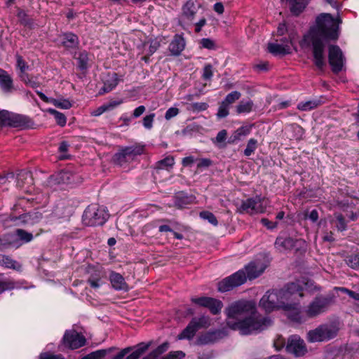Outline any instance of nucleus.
Returning <instances> with one entry per match:
<instances>
[{
    "instance_id": "603ef678",
    "label": "nucleus",
    "mask_w": 359,
    "mask_h": 359,
    "mask_svg": "<svg viewBox=\"0 0 359 359\" xmlns=\"http://www.w3.org/2000/svg\"><path fill=\"white\" fill-rule=\"evenodd\" d=\"M155 114H151L144 117L143 126L145 128L150 130L153 127V122L154 120Z\"/></svg>"
},
{
    "instance_id": "c9c22d12",
    "label": "nucleus",
    "mask_w": 359,
    "mask_h": 359,
    "mask_svg": "<svg viewBox=\"0 0 359 359\" xmlns=\"http://www.w3.org/2000/svg\"><path fill=\"white\" fill-rule=\"evenodd\" d=\"M46 111L54 116L55 119L58 125L64 126L66 124L67 118L62 113H60L55 109L50 108L46 109Z\"/></svg>"
},
{
    "instance_id": "13d9d810",
    "label": "nucleus",
    "mask_w": 359,
    "mask_h": 359,
    "mask_svg": "<svg viewBox=\"0 0 359 359\" xmlns=\"http://www.w3.org/2000/svg\"><path fill=\"white\" fill-rule=\"evenodd\" d=\"M17 65L21 72L20 74H27L25 73V71L28 67L26 65L25 62L23 60L22 57L20 55L17 56Z\"/></svg>"
},
{
    "instance_id": "72a5a7b5",
    "label": "nucleus",
    "mask_w": 359,
    "mask_h": 359,
    "mask_svg": "<svg viewBox=\"0 0 359 359\" xmlns=\"http://www.w3.org/2000/svg\"><path fill=\"white\" fill-rule=\"evenodd\" d=\"M18 186L23 187L25 184H30L32 182V174L29 172H20L17 177Z\"/></svg>"
},
{
    "instance_id": "cd10ccee",
    "label": "nucleus",
    "mask_w": 359,
    "mask_h": 359,
    "mask_svg": "<svg viewBox=\"0 0 359 359\" xmlns=\"http://www.w3.org/2000/svg\"><path fill=\"white\" fill-rule=\"evenodd\" d=\"M0 266L17 271L21 269V265L19 263L12 259L11 257L1 254H0Z\"/></svg>"
},
{
    "instance_id": "0eeeda50",
    "label": "nucleus",
    "mask_w": 359,
    "mask_h": 359,
    "mask_svg": "<svg viewBox=\"0 0 359 359\" xmlns=\"http://www.w3.org/2000/svg\"><path fill=\"white\" fill-rule=\"evenodd\" d=\"M245 270H240L233 275L224 278L218 283V290L225 292L243 284L247 279Z\"/></svg>"
},
{
    "instance_id": "473e14b6",
    "label": "nucleus",
    "mask_w": 359,
    "mask_h": 359,
    "mask_svg": "<svg viewBox=\"0 0 359 359\" xmlns=\"http://www.w3.org/2000/svg\"><path fill=\"white\" fill-rule=\"evenodd\" d=\"M196 332V330H194L189 323L183 331L177 336V339H191L194 337Z\"/></svg>"
},
{
    "instance_id": "e433bc0d",
    "label": "nucleus",
    "mask_w": 359,
    "mask_h": 359,
    "mask_svg": "<svg viewBox=\"0 0 359 359\" xmlns=\"http://www.w3.org/2000/svg\"><path fill=\"white\" fill-rule=\"evenodd\" d=\"M241 96V94L240 92L236 90L232 91L225 97V98L222 102L230 107L236 100H239Z\"/></svg>"
},
{
    "instance_id": "ddd939ff",
    "label": "nucleus",
    "mask_w": 359,
    "mask_h": 359,
    "mask_svg": "<svg viewBox=\"0 0 359 359\" xmlns=\"http://www.w3.org/2000/svg\"><path fill=\"white\" fill-rule=\"evenodd\" d=\"M329 62L334 72L341 70L344 65V57L341 49L337 46L329 48Z\"/></svg>"
},
{
    "instance_id": "5fc2aeb1",
    "label": "nucleus",
    "mask_w": 359,
    "mask_h": 359,
    "mask_svg": "<svg viewBox=\"0 0 359 359\" xmlns=\"http://www.w3.org/2000/svg\"><path fill=\"white\" fill-rule=\"evenodd\" d=\"M69 178V174L68 172H62L59 173L57 176L50 177V182L53 180H55V181H58V182L60 183V180H62V182L67 183V182H69V181H68Z\"/></svg>"
},
{
    "instance_id": "20e7f679",
    "label": "nucleus",
    "mask_w": 359,
    "mask_h": 359,
    "mask_svg": "<svg viewBox=\"0 0 359 359\" xmlns=\"http://www.w3.org/2000/svg\"><path fill=\"white\" fill-rule=\"evenodd\" d=\"M109 217L106 208L92 204L86 209L83 215L85 225L94 226L102 225Z\"/></svg>"
},
{
    "instance_id": "69168bd1",
    "label": "nucleus",
    "mask_w": 359,
    "mask_h": 359,
    "mask_svg": "<svg viewBox=\"0 0 359 359\" xmlns=\"http://www.w3.org/2000/svg\"><path fill=\"white\" fill-rule=\"evenodd\" d=\"M107 111L104 104L90 112L93 116H99Z\"/></svg>"
},
{
    "instance_id": "3c124183",
    "label": "nucleus",
    "mask_w": 359,
    "mask_h": 359,
    "mask_svg": "<svg viewBox=\"0 0 359 359\" xmlns=\"http://www.w3.org/2000/svg\"><path fill=\"white\" fill-rule=\"evenodd\" d=\"M78 60L79 62V67L81 69H84L87 68L88 66V55L86 53L83 52L79 54L78 57Z\"/></svg>"
},
{
    "instance_id": "bb28decb",
    "label": "nucleus",
    "mask_w": 359,
    "mask_h": 359,
    "mask_svg": "<svg viewBox=\"0 0 359 359\" xmlns=\"http://www.w3.org/2000/svg\"><path fill=\"white\" fill-rule=\"evenodd\" d=\"M254 107V103L251 100H242L236 107V111L238 114H248Z\"/></svg>"
},
{
    "instance_id": "1a4fd4ad",
    "label": "nucleus",
    "mask_w": 359,
    "mask_h": 359,
    "mask_svg": "<svg viewBox=\"0 0 359 359\" xmlns=\"http://www.w3.org/2000/svg\"><path fill=\"white\" fill-rule=\"evenodd\" d=\"M330 305V300L326 297H318L315 298L305 310L307 316L313 318L327 311Z\"/></svg>"
},
{
    "instance_id": "dca6fc26",
    "label": "nucleus",
    "mask_w": 359,
    "mask_h": 359,
    "mask_svg": "<svg viewBox=\"0 0 359 359\" xmlns=\"http://www.w3.org/2000/svg\"><path fill=\"white\" fill-rule=\"evenodd\" d=\"M24 123L22 117L20 115L11 114L7 111H0V126L19 127Z\"/></svg>"
},
{
    "instance_id": "4468645a",
    "label": "nucleus",
    "mask_w": 359,
    "mask_h": 359,
    "mask_svg": "<svg viewBox=\"0 0 359 359\" xmlns=\"http://www.w3.org/2000/svg\"><path fill=\"white\" fill-rule=\"evenodd\" d=\"M42 218L41 214L39 212H28L21 215L19 217H12L11 220L18 226H30L38 223Z\"/></svg>"
},
{
    "instance_id": "6ab92c4d",
    "label": "nucleus",
    "mask_w": 359,
    "mask_h": 359,
    "mask_svg": "<svg viewBox=\"0 0 359 359\" xmlns=\"http://www.w3.org/2000/svg\"><path fill=\"white\" fill-rule=\"evenodd\" d=\"M15 236L19 239V241H15V238H12L9 243L17 246L21 245L25 243L30 242L33 239L32 233L25 231L22 229H17Z\"/></svg>"
},
{
    "instance_id": "0e129e2a",
    "label": "nucleus",
    "mask_w": 359,
    "mask_h": 359,
    "mask_svg": "<svg viewBox=\"0 0 359 359\" xmlns=\"http://www.w3.org/2000/svg\"><path fill=\"white\" fill-rule=\"evenodd\" d=\"M348 262L350 266L353 269H357L359 267V256L355 255L350 257Z\"/></svg>"
},
{
    "instance_id": "b1692460",
    "label": "nucleus",
    "mask_w": 359,
    "mask_h": 359,
    "mask_svg": "<svg viewBox=\"0 0 359 359\" xmlns=\"http://www.w3.org/2000/svg\"><path fill=\"white\" fill-rule=\"evenodd\" d=\"M217 332H208L201 334L196 339L197 345H207L214 343L217 339Z\"/></svg>"
},
{
    "instance_id": "c85d7f7f",
    "label": "nucleus",
    "mask_w": 359,
    "mask_h": 359,
    "mask_svg": "<svg viewBox=\"0 0 359 359\" xmlns=\"http://www.w3.org/2000/svg\"><path fill=\"white\" fill-rule=\"evenodd\" d=\"M183 16L189 21H192L196 13L195 4L193 1H187L182 8Z\"/></svg>"
},
{
    "instance_id": "7ed1b4c3",
    "label": "nucleus",
    "mask_w": 359,
    "mask_h": 359,
    "mask_svg": "<svg viewBox=\"0 0 359 359\" xmlns=\"http://www.w3.org/2000/svg\"><path fill=\"white\" fill-rule=\"evenodd\" d=\"M299 287L292 283L277 290L281 309L286 312L289 318L295 322L302 320L299 299L304 294L299 292Z\"/></svg>"
},
{
    "instance_id": "774afa93",
    "label": "nucleus",
    "mask_w": 359,
    "mask_h": 359,
    "mask_svg": "<svg viewBox=\"0 0 359 359\" xmlns=\"http://www.w3.org/2000/svg\"><path fill=\"white\" fill-rule=\"evenodd\" d=\"M146 108L144 106L141 105L137 107L134 111L133 116L134 118H138L140 117L143 113L145 111Z\"/></svg>"
},
{
    "instance_id": "f03ea898",
    "label": "nucleus",
    "mask_w": 359,
    "mask_h": 359,
    "mask_svg": "<svg viewBox=\"0 0 359 359\" xmlns=\"http://www.w3.org/2000/svg\"><path fill=\"white\" fill-rule=\"evenodd\" d=\"M339 20L329 13H322L316 18V26L312 28L311 35L313 56L316 66L322 69L325 65V46L328 40L338 38Z\"/></svg>"
},
{
    "instance_id": "864d4df0",
    "label": "nucleus",
    "mask_w": 359,
    "mask_h": 359,
    "mask_svg": "<svg viewBox=\"0 0 359 359\" xmlns=\"http://www.w3.org/2000/svg\"><path fill=\"white\" fill-rule=\"evenodd\" d=\"M169 348V344L168 342H165L160 346H158L152 353L159 358L160 355L165 352Z\"/></svg>"
},
{
    "instance_id": "bf43d9fd",
    "label": "nucleus",
    "mask_w": 359,
    "mask_h": 359,
    "mask_svg": "<svg viewBox=\"0 0 359 359\" xmlns=\"http://www.w3.org/2000/svg\"><path fill=\"white\" fill-rule=\"evenodd\" d=\"M180 111L178 108L176 107H170L169 108L165 114V118L166 120H170L172 118L176 116L179 114Z\"/></svg>"
},
{
    "instance_id": "9d476101",
    "label": "nucleus",
    "mask_w": 359,
    "mask_h": 359,
    "mask_svg": "<svg viewBox=\"0 0 359 359\" xmlns=\"http://www.w3.org/2000/svg\"><path fill=\"white\" fill-rule=\"evenodd\" d=\"M277 290L268 291L259 301V306L266 312L281 309Z\"/></svg>"
},
{
    "instance_id": "f8f14e48",
    "label": "nucleus",
    "mask_w": 359,
    "mask_h": 359,
    "mask_svg": "<svg viewBox=\"0 0 359 359\" xmlns=\"http://www.w3.org/2000/svg\"><path fill=\"white\" fill-rule=\"evenodd\" d=\"M286 348L288 352L297 357L302 356L307 352L304 341L297 335L292 336L288 339Z\"/></svg>"
},
{
    "instance_id": "423d86ee",
    "label": "nucleus",
    "mask_w": 359,
    "mask_h": 359,
    "mask_svg": "<svg viewBox=\"0 0 359 359\" xmlns=\"http://www.w3.org/2000/svg\"><path fill=\"white\" fill-rule=\"evenodd\" d=\"M337 329L331 325H321L308 332L310 342H320L330 340L337 335Z\"/></svg>"
},
{
    "instance_id": "49530a36",
    "label": "nucleus",
    "mask_w": 359,
    "mask_h": 359,
    "mask_svg": "<svg viewBox=\"0 0 359 359\" xmlns=\"http://www.w3.org/2000/svg\"><path fill=\"white\" fill-rule=\"evenodd\" d=\"M200 44L201 48H207L209 50H215L217 48L215 42L209 38L202 39L200 41Z\"/></svg>"
},
{
    "instance_id": "de8ad7c7",
    "label": "nucleus",
    "mask_w": 359,
    "mask_h": 359,
    "mask_svg": "<svg viewBox=\"0 0 359 359\" xmlns=\"http://www.w3.org/2000/svg\"><path fill=\"white\" fill-rule=\"evenodd\" d=\"M334 217L337 221L336 226L337 229L341 231H345L346 229V224L342 215L336 213Z\"/></svg>"
},
{
    "instance_id": "5701e85b",
    "label": "nucleus",
    "mask_w": 359,
    "mask_h": 359,
    "mask_svg": "<svg viewBox=\"0 0 359 359\" xmlns=\"http://www.w3.org/2000/svg\"><path fill=\"white\" fill-rule=\"evenodd\" d=\"M184 39L180 36H176L169 45L170 52L175 55H180L184 50Z\"/></svg>"
},
{
    "instance_id": "a19ab883",
    "label": "nucleus",
    "mask_w": 359,
    "mask_h": 359,
    "mask_svg": "<svg viewBox=\"0 0 359 359\" xmlns=\"http://www.w3.org/2000/svg\"><path fill=\"white\" fill-rule=\"evenodd\" d=\"M17 16L20 23L25 26L30 27L32 25V20L27 15L25 11L22 10L18 11Z\"/></svg>"
},
{
    "instance_id": "9b49d317",
    "label": "nucleus",
    "mask_w": 359,
    "mask_h": 359,
    "mask_svg": "<svg viewBox=\"0 0 359 359\" xmlns=\"http://www.w3.org/2000/svg\"><path fill=\"white\" fill-rule=\"evenodd\" d=\"M63 342L66 346L72 349H76L85 344L86 339L76 331L69 330L64 335Z\"/></svg>"
},
{
    "instance_id": "6e6d98bb",
    "label": "nucleus",
    "mask_w": 359,
    "mask_h": 359,
    "mask_svg": "<svg viewBox=\"0 0 359 359\" xmlns=\"http://www.w3.org/2000/svg\"><path fill=\"white\" fill-rule=\"evenodd\" d=\"M212 75V66L210 64L205 65L203 68V78L205 80H210Z\"/></svg>"
},
{
    "instance_id": "052dcab7",
    "label": "nucleus",
    "mask_w": 359,
    "mask_h": 359,
    "mask_svg": "<svg viewBox=\"0 0 359 359\" xmlns=\"http://www.w3.org/2000/svg\"><path fill=\"white\" fill-rule=\"evenodd\" d=\"M194 111H201L208 109V104L205 102H195L191 104Z\"/></svg>"
},
{
    "instance_id": "f704fd0d",
    "label": "nucleus",
    "mask_w": 359,
    "mask_h": 359,
    "mask_svg": "<svg viewBox=\"0 0 359 359\" xmlns=\"http://www.w3.org/2000/svg\"><path fill=\"white\" fill-rule=\"evenodd\" d=\"M222 307L223 304L220 300L212 298L207 308L212 314L216 315L221 311Z\"/></svg>"
},
{
    "instance_id": "7c9ffc66",
    "label": "nucleus",
    "mask_w": 359,
    "mask_h": 359,
    "mask_svg": "<svg viewBox=\"0 0 359 359\" xmlns=\"http://www.w3.org/2000/svg\"><path fill=\"white\" fill-rule=\"evenodd\" d=\"M175 163V160L172 156H167L165 158L159 161L156 163L157 170H169L172 168Z\"/></svg>"
},
{
    "instance_id": "2f4dec72",
    "label": "nucleus",
    "mask_w": 359,
    "mask_h": 359,
    "mask_svg": "<svg viewBox=\"0 0 359 359\" xmlns=\"http://www.w3.org/2000/svg\"><path fill=\"white\" fill-rule=\"evenodd\" d=\"M149 347V344H140L126 359H138Z\"/></svg>"
},
{
    "instance_id": "393cba45",
    "label": "nucleus",
    "mask_w": 359,
    "mask_h": 359,
    "mask_svg": "<svg viewBox=\"0 0 359 359\" xmlns=\"http://www.w3.org/2000/svg\"><path fill=\"white\" fill-rule=\"evenodd\" d=\"M252 126H245L238 128L231 135L229 143H235L242 140L243 137L248 135L250 133Z\"/></svg>"
},
{
    "instance_id": "79ce46f5",
    "label": "nucleus",
    "mask_w": 359,
    "mask_h": 359,
    "mask_svg": "<svg viewBox=\"0 0 359 359\" xmlns=\"http://www.w3.org/2000/svg\"><path fill=\"white\" fill-rule=\"evenodd\" d=\"M118 85V79L116 75H114L109 80L104 83L103 90L104 92H109L113 90Z\"/></svg>"
},
{
    "instance_id": "c756f323",
    "label": "nucleus",
    "mask_w": 359,
    "mask_h": 359,
    "mask_svg": "<svg viewBox=\"0 0 359 359\" xmlns=\"http://www.w3.org/2000/svg\"><path fill=\"white\" fill-rule=\"evenodd\" d=\"M78 37L72 33L62 35V44L67 48H74L78 45Z\"/></svg>"
},
{
    "instance_id": "6e6552de",
    "label": "nucleus",
    "mask_w": 359,
    "mask_h": 359,
    "mask_svg": "<svg viewBox=\"0 0 359 359\" xmlns=\"http://www.w3.org/2000/svg\"><path fill=\"white\" fill-rule=\"evenodd\" d=\"M143 152V146L133 145L128 147L115 154L114 161L121 165L126 162L133 161L136 156L141 155Z\"/></svg>"
},
{
    "instance_id": "412c9836",
    "label": "nucleus",
    "mask_w": 359,
    "mask_h": 359,
    "mask_svg": "<svg viewBox=\"0 0 359 359\" xmlns=\"http://www.w3.org/2000/svg\"><path fill=\"white\" fill-rule=\"evenodd\" d=\"M0 88L5 93H10L13 88L12 78L1 69H0Z\"/></svg>"
},
{
    "instance_id": "f3484780",
    "label": "nucleus",
    "mask_w": 359,
    "mask_h": 359,
    "mask_svg": "<svg viewBox=\"0 0 359 359\" xmlns=\"http://www.w3.org/2000/svg\"><path fill=\"white\" fill-rule=\"evenodd\" d=\"M266 268V264L259 260H257L250 262L248 266H246L245 267V271L247 273L248 278L249 279H253L261 275Z\"/></svg>"
},
{
    "instance_id": "a211bd4d",
    "label": "nucleus",
    "mask_w": 359,
    "mask_h": 359,
    "mask_svg": "<svg viewBox=\"0 0 359 359\" xmlns=\"http://www.w3.org/2000/svg\"><path fill=\"white\" fill-rule=\"evenodd\" d=\"M304 243L303 241H294L292 238L290 237H278L276 238L275 242L276 248L280 252H285L293 248L296 243Z\"/></svg>"
},
{
    "instance_id": "a878e982",
    "label": "nucleus",
    "mask_w": 359,
    "mask_h": 359,
    "mask_svg": "<svg viewBox=\"0 0 359 359\" xmlns=\"http://www.w3.org/2000/svg\"><path fill=\"white\" fill-rule=\"evenodd\" d=\"M189 323L196 330V332H197L200 329L209 327L210 325V319L208 316H203L199 318H194Z\"/></svg>"
},
{
    "instance_id": "37998d69",
    "label": "nucleus",
    "mask_w": 359,
    "mask_h": 359,
    "mask_svg": "<svg viewBox=\"0 0 359 359\" xmlns=\"http://www.w3.org/2000/svg\"><path fill=\"white\" fill-rule=\"evenodd\" d=\"M200 217L205 220H208L210 224H213L214 226H217L218 224L217 218L210 212L203 211L200 212Z\"/></svg>"
},
{
    "instance_id": "338daca9",
    "label": "nucleus",
    "mask_w": 359,
    "mask_h": 359,
    "mask_svg": "<svg viewBox=\"0 0 359 359\" xmlns=\"http://www.w3.org/2000/svg\"><path fill=\"white\" fill-rule=\"evenodd\" d=\"M211 165V161L208 158H201L198 160V168H208Z\"/></svg>"
},
{
    "instance_id": "2eb2a0df",
    "label": "nucleus",
    "mask_w": 359,
    "mask_h": 359,
    "mask_svg": "<svg viewBox=\"0 0 359 359\" xmlns=\"http://www.w3.org/2000/svg\"><path fill=\"white\" fill-rule=\"evenodd\" d=\"M292 39L285 43H269L267 49L269 53L275 55H284L290 54L293 48Z\"/></svg>"
},
{
    "instance_id": "4d7b16f0",
    "label": "nucleus",
    "mask_w": 359,
    "mask_h": 359,
    "mask_svg": "<svg viewBox=\"0 0 359 359\" xmlns=\"http://www.w3.org/2000/svg\"><path fill=\"white\" fill-rule=\"evenodd\" d=\"M14 288V283L9 280H0V294L6 290Z\"/></svg>"
},
{
    "instance_id": "a18cd8bd",
    "label": "nucleus",
    "mask_w": 359,
    "mask_h": 359,
    "mask_svg": "<svg viewBox=\"0 0 359 359\" xmlns=\"http://www.w3.org/2000/svg\"><path fill=\"white\" fill-rule=\"evenodd\" d=\"M229 108L230 107L221 102L217 113V118H222L226 117L229 114Z\"/></svg>"
},
{
    "instance_id": "f257e3e1",
    "label": "nucleus",
    "mask_w": 359,
    "mask_h": 359,
    "mask_svg": "<svg viewBox=\"0 0 359 359\" xmlns=\"http://www.w3.org/2000/svg\"><path fill=\"white\" fill-rule=\"evenodd\" d=\"M224 313L227 326L243 335L259 333L272 325L271 318L257 313L256 304L252 301L233 302L225 309Z\"/></svg>"
},
{
    "instance_id": "09e8293b",
    "label": "nucleus",
    "mask_w": 359,
    "mask_h": 359,
    "mask_svg": "<svg viewBox=\"0 0 359 359\" xmlns=\"http://www.w3.org/2000/svg\"><path fill=\"white\" fill-rule=\"evenodd\" d=\"M107 354L106 350H98L95 352H93L88 354L87 356L83 358V359H102Z\"/></svg>"
},
{
    "instance_id": "58836bf2",
    "label": "nucleus",
    "mask_w": 359,
    "mask_h": 359,
    "mask_svg": "<svg viewBox=\"0 0 359 359\" xmlns=\"http://www.w3.org/2000/svg\"><path fill=\"white\" fill-rule=\"evenodd\" d=\"M257 147V140L251 138L248 140L245 149L244 150V154L246 156L252 155Z\"/></svg>"
},
{
    "instance_id": "39448f33",
    "label": "nucleus",
    "mask_w": 359,
    "mask_h": 359,
    "mask_svg": "<svg viewBox=\"0 0 359 359\" xmlns=\"http://www.w3.org/2000/svg\"><path fill=\"white\" fill-rule=\"evenodd\" d=\"M269 202L266 199L256 196L252 198H248L243 201L239 208L241 212H248L250 214H257L265 212Z\"/></svg>"
},
{
    "instance_id": "e2e57ef3",
    "label": "nucleus",
    "mask_w": 359,
    "mask_h": 359,
    "mask_svg": "<svg viewBox=\"0 0 359 359\" xmlns=\"http://www.w3.org/2000/svg\"><path fill=\"white\" fill-rule=\"evenodd\" d=\"M123 103L122 100L110 101L104 104L107 111H111Z\"/></svg>"
},
{
    "instance_id": "4c0bfd02",
    "label": "nucleus",
    "mask_w": 359,
    "mask_h": 359,
    "mask_svg": "<svg viewBox=\"0 0 359 359\" xmlns=\"http://www.w3.org/2000/svg\"><path fill=\"white\" fill-rule=\"evenodd\" d=\"M318 105V102L316 100H309L299 103L297 108L302 111H309L317 107Z\"/></svg>"
},
{
    "instance_id": "aec40b11",
    "label": "nucleus",
    "mask_w": 359,
    "mask_h": 359,
    "mask_svg": "<svg viewBox=\"0 0 359 359\" xmlns=\"http://www.w3.org/2000/svg\"><path fill=\"white\" fill-rule=\"evenodd\" d=\"M112 287L116 290H127L128 286L123 277L118 273L111 272L109 276Z\"/></svg>"
},
{
    "instance_id": "c03bdc74",
    "label": "nucleus",
    "mask_w": 359,
    "mask_h": 359,
    "mask_svg": "<svg viewBox=\"0 0 359 359\" xmlns=\"http://www.w3.org/2000/svg\"><path fill=\"white\" fill-rule=\"evenodd\" d=\"M212 297H192L191 302L198 306L207 308L209 302L211 301Z\"/></svg>"
},
{
    "instance_id": "4be33fe9",
    "label": "nucleus",
    "mask_w": 359,
    "mask_h": 359,
    "mask_svg": "<svg viewBox=\"0 0 359 359\" xmlns=\"http://www.w3.org/2000/svg\"><path fill=\"white\" fill-rule=\"evenodd\" d=\"M293 283L300 286L299 292L302 293H303L302 291L304 290H306L309 292H313L320 290V287H318L313 280H308L306 278L298 280L297 282H294Z\"/></svg>"
},
{
    "instance_id": "680f3d73",
    "label": "nucleus",
    "mask_w": 359,
    "mask_h": 359,
    "mask_svg": "<svg viewBox=\"0 0 359 359\" xmlns=\"http://www.w3.org/2000/svg\"><path fill=\"white\" fill-rule=\"evenodd\" d=\"M226 136H227L226 130H222L217 133L214 142H216V143L224 142L225 141V140L226 139Z\"/></svg>"
},
{
    "instance_id": "8fccbe9b",
    "label": "nucleus",
    "mask_w": 359,
    "mask_h": 359,
    "mask_svg": "<svg viewBox=\"0 0 359 359\" xmlns=\"http://www.w3.org/2000/svg\"><path fill=\"white\" fill-rule=\"evenodd\" d=\"M185 356V353L182 351L170 352L166 356L162 357L161 359H182Z\"/></svg>"
},
{
    "instance_id": "ea45409f",
    "label": "nucleus",
    "mask_w": 359,
    "mask_h": 359,
    "mask_svg": "<svg viewBox=\"0 0 359 359\" xmlns=\"http://www.w3.org/2000/svg\"><path fill=\"white\" fill-rule=\"evenodd\" d=\"M50 103H52L54 106L56 107L64 109H68L72 107V104L68 100L66 99H54L53 100H50Z\"/></svg>"
}]
</instances>
